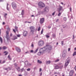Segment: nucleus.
Returning <instances> with one entry per match:
<instances>
[{"instance_id": "f257e3e1", "label": "nucleus", "mask_w": 76, "mask_h": 76, "mask_svg": "<svg viewBox=\"0 0 76 76\" xmlns=\"http://www.w3.org/2000/svg\"><path fill=\"white\" fill-rule=\"evenodd\" d=\"M52 48L51 46L50 45H46L43 48H41L40 50V52H38L37 53L38 56H40L41 54H43L45 51L48 52H49L51 50Z\"/></svg>"}, {"instance_id": "f03ea898", "label": "nucleus", "mask_w": 76, "mask_h": 76, "mask_svg": "<svg viewBox=\"0 0 76 76\" xmlns=\"http://www.w3.org/2000/svg\"><path fill=\"white\" fill-rule=\"evenodd\" d=\"M39 7L41 8L45 7V4L42 2H40L38 4Z\"/></svg>"}, {"instance_id": "7ed1b4c3", "label": "nucleus", "mask_w": 76, "mask_h": 76, "mask_svg": "<svg viewBox=\"0 0 76 76\" xmlns=\"http://www.w3.org/2000/svg\"><path fill=\"white\" fill-rule=\"evenodd\" d=\"M70 61V59L69 58H68L66 60V62L64 66L65 67H67V66H68V64H69V62Z\"/></svg>"}, {"instance_id": "20e7f679", "label": "nucleus", "mask_w": 76, "mask_h": 76, "mask_svg": "<svg viewBox=\"0 0 76 76\" xmlns=\"http://www.w3.org/2000/svg\"><path fill=\"white\" fill-rule=\"evenodd\" d=\"M30 29H31L30 32L32 34H34L35 31V27L33 26H31L30 27Z\"/></svg>"}, {"instance_id": "39448f33", "label": "nucleus", "mask_w": 76, "mask_h": 76, "mask_svg": "<svg viewBox=\"0 0 76 76\" xmlns=\"http://www.w3.org/2000/svg\"><path fill=\"white\" fill-rule=\"evenodd\" d=\"M6 38H7V41H10V37L9 35V31H6Z\"/></svg>"}, {"instance_id": "423d86ee", "label": "nucleus", "mask_w": 76, "mask_h": 76, "mask_svg": "<svg viewBox=\"0 0 76 76\" xmlns=\"http://www.w3.org/2000/svg\"><path fill=\"white\" fill-rule=\"evenodd\" d=\"M44 41L40 40L39 42L38 45L39 46H42V45H44Z\"/></svg>"}, {"instance_id": "0eeeda50", "label": "nucleus", "mask_w": 76, "mask_h": 76, "mask_svg": "<svg viewBox=\"0 0 76 76\" xmlns=\"http://www.w3.org/2000/svg\"><path fill=\"white\" fill-rule=\"evenodd\" d=\"M66 51L64 50L62 53V57L63 58H66Z\"/></svg>"}, {"instance_id": "6e6552de", "label": "nucleus", "mask_w": 76, "mask_h": 76, "mask_svg": "<svg viewBox=\"0 0 76 76\" xmlns=\"http://www.w3.org/2000/svg\"><path fill=\"white\" fill-rule=\"evenodd\" d=\"M12 7L14 9H16L17 7L16 4L15 2H12Z\"/></svg>"}, {"instance_id": "1a4fd4ad", "label": "nucleus", "mask_w": 76, "mask_h": 76, "mask_svg": "<svg viewBox=\"0 0 76 76\" xmlns=\"http://www.w3.org/2000/svg\"><path fill=\"white\" fill-rule=\"evenodd\" d=\"M45 12H48L49 11V7L48 6H46L45 7V8L44 9Z\"/></svg>"}, {"instance_id": "9d476101", "label": "nucleus", "mask_w": 76, "mask_h": 76, "mask_svg": "<svg viewBox=\"0 0 76 76\" xmlns=\"http://www.w3.org/2000/svg\"><path fill=\"white\" fill-rule=\"evenodd\" d=\"M63 67V65H62L61 66H56L55 67V69H61Z\"/></svg>"}, {"instance_id": "9b49d317", "label": "nucleus", "mask_w": 76, "mask_h": 76, "mask_svg": "<svg viewBox=\"0 0 76 76\" xmlns=\"http://www.w3.org/2000/svg\"><path fill=\"white\" fill-rule=\"evenodd\" d=\"M44 22V18H42L40 19V23L41 24H42Z\"/></svg>"}, {"instance_id": "f8f14e48", "label": "nucleus", "mask_w": 76, "mask_h": 76, "mask_svg": "<svg viewBox=\"0 0 76 76\" xmlns=\"http://www.w3.org/2000/svg\"><path fill=\"white\" fill-rule=\"evenodd\" d=\"M73 73H74V71L72 70L70 72L69 75H73Z\"/></svg>"}, {"instance_id": "ddd939ff", "label": "nucleus", "mask_w": 76, "mask_h": 76, "mask_svg": "<svg viewBox=\"0 0 76 76\" xmlns=\"http://www.w3.org/2000/svg\"><path fill=\"white\" fill-rule=\"evenodd\" d=\"M58 7H59V8H58V11L59 12H60V10H61V9H63V7H61V6H60V5H59L58 6Z\"/></svg>"}, {"instance_id": "4468645a", "label": "nucleus", "mask_w": 76, "mask_h": 76, "mask_svg": "<svg viewBox=\"0 0 76 76\" xmlns=\"http://www.w3.org/2000/svg\"><path fill=\"white\" fill-rule=\"evenodd\" d=\"M25 65H27V66H30V65H31L30 64L28 63V61H26L25 62Z\"/></svg>"}, {"instance_id": "2eb2a0df", "label": "nucleus", "mask_w": 76, "mask_h": 76, "mask_svg": "<svg viewBox=\"0 0 76 76\" xmlns=\"http://www.w3.org/2000/svg\"><path fill=\"white\" fill-rule=\"evenodd\" d=\"M28 33L27 32V31H25L24 32V33H23V35L24 37H26V35H27V34Z\"/></svg>"}, {"instance_id": "dca6fc26", "label": "nucleus", "mask_w": 76, "mask_h": 76, "mask_svg": "<svg viewBox=\"0 0 76 76\" xmlns=\"http://www.w3.org/2000/svg\"><path fill=\"white\" fill-rule=\"evenodd\" d=\"M15 49L17 51L20 52V49L18 47H16Z\"/></svg>"}, {"instance_id": "f3484780", "label": "nucleus", "mask_w": 76, "mask_h": 76, "mask_svg": "<svg viewBox=\"0 0 76 76\" xmlns=\"http://www.w3.org/2000/svg\"><path fill=\"white\" fill-rule=\"evenodd\" d=\"M6 28H7V29L8 31H10V28H9V26H6Z\"/></svg>"}, {"instance_id": "a211bd4d", "label": "nucleus", "mask_w": 76, "mask_h": 76, "mask_svg": "<svg viewBox=\"0 0 76 76\" xmlns=\"http://www.w3.org/2000/svg\"><path fill=\"white\" fill-rule=\"evenodd\" d=\"M50 63H51V61H46V64H50Z\"/></svg>"}, {"instance_id": "6ab92c4d", "label": "nucleus", "mask_w": 76, "mask_h": 76, "mask_svg": "<svg viewBox=\"0 0 76 76\" xmlns=\"http://www.w3.org/2000/svg\"><path fill=\"white\" fill-rule=\"evenodd\" d=\"M18 38L16 36H15L14 38H12V40H15V39H16Z\"/></svg>"}, {"instance_id": "aec40b11", "label": "nucleus", "mask_w": 76, "mask_h": 76, "mask_svg": "<svg viewBox=\"0 0 76 76\" xmlns=\"http://www.w3.org/2000/svg\"><path fill=\"white\" fill-rule=\"evenodd\" d=\"M24 10H22V12H21V15H22V16H23V15H24Z\"/></svg>"}, {"instance_id": "412c9836", "label": "nucleus", "mask_w": 76, "mask_h": 76, "mask_svg": "<svg viewBox=\"0 0 76 76\" xmlns=\"http://www.w3.org/2000/svg\"><path fill=\"white\" fill-rule=\"evenodd\" d=\"M38 49H37L36 50H35L34 52V54H35L36 53H37V51H38Z\"/></svg>"}, {"instance_id": "4be33fe9", "label": "nucleus", "mask_w": 76, "mask_h": 76, "mask_svg": "<svg viewBox=\"0 0 76 76\" xmlns=\"http://www.w3.org/2000/svg\"><path fill=\"white\" fill-rule=\"evenodd\" d=\"M4 17L5 18V19H6V18H7V17L6 16H7V14L6 13L5 14H4Z\"/></svg>"}, {"instance_id": "5701e85b", "label": "nucleus", "mask_w": 76, "mask_h": 76, "mask_svg": "<svg viewBox=\"0 0 76 76\" xmlns=\"http://www.w3.org/2000/svg\"><path fill=\"white\" fill-rule=\"evenodd\" d=\"M8 59L10 60H12V58H10V55H8Z\"/></svg>"}, {"instance_id": "b1692460", "label": "nucleus", "mask_w": 76, "mask_h": 76, "mask_svg": "<svg viewBox=\"0 0 76 76\" xmlns=\"http://www.w3.org/2000/svg\"><path fill=\"white\" fill-rule=\"evenodd\" d=\"M0 40L1 43H2L3 42V39L1 37H0Z\"/></svg>"}, {"instance_id": "393cba45", "label": "nucleus", "mask_w": 76, "mask_h": 76, "mask_svg": "<svg viewBox=\"0 0 76 76\" xmlns=\"http://www.w3.org/2000/svg\"><path fill=\"white\" fill-rule=\"evenodd\" d=\"M37 61L38 62L40 63V64H41V63H42V61H40L39 60H38Z\"/></svg>"}, {"instance_id": "a878e982", "label": "nucleus", "mask_w": 76, "mask_h": 76, "mask_svg": "<svg viewBox=\"0 0 76 76\" xmlns=\"http://www.w3.org/2000/svg\"><path fill=\"white\" fill-rule=\"evenodd\" d=\"M3 50H6V49L7 48V47H6V46H4L3 47Z\"/></svg>"}, {"instance_id": "bb28decb", "label": "nucleus", "mask_w": 76, "mask_h": 76, "mask_svg": "<svg viewBox=\"0 0 76 76\" xmlns=\"http://www.w3.org/2000/svg\"><path fill=\"white\" fill-rule=\"evenodd\" d=\"M15 28L17 31H18V28L17 27L15 26Z\"/></svg>"}, {"instance_id": "cd10ccee", "label": "nucleus", "mask_w": 76, "mask_h": 76, "mask_svg": "<svg viewBox=\"0 0 76 76\" xmlns=\"http://www.w3.org/2000/svg\"><path fill=\"white\" fill-rule=\"evenodd\" d=\"M76 55V52L75 51L74 53L73 54V56H75V55Z\"/></svg>"}, {"instance_id": "c85d7f7f", "label": "nucleus", "mask_w": 76, "mask_h": 76, "mask_svg": "<svg viewBox=\"0 0 76 76\" xmlns=\"http://www.w3.org/2000/svg\"><path fill=\"white\" fill-rule=\"evenodd\" d=\"M8 5H9V4H7V10H9V8H8Z\"/></svg>"}, {"instance_id": "c756f323", "label": "nucleus", "mask_w": 76, "mask_h": 76, "mask_svg": "<svg viewBox=\"0 0 76 76\" xmlns=\"http://www.w3.org/2000/svg\"><path fill=\"white\" fill-rule=\"evenodd\" d=\"M60 60V59H57L55 61V62H58V61H59Z\"/></svg>"}, {"instance_id": "7c9ffc66", "label": "nucleus", "mask_w": 76, "mask_h": 76, "mask_svg": "<svg viewBox=\"0 0 76 76\" xmlns=\"http://www.w3.org/2000/svg\"><path fill=\"white\" fill-rule=\"evenodd\" d=\"M16 69L17 70H18V71H20V67H18V68H17Z\"/></svg>"}, {"instance_id": "2f4dec72", "label": "nucleus", "mask_w": 76, "mask_h": 76, "mask_svg": "<svg viewBox=\"0 0 76 76\" xmlns=\"http://www.w3.org/2000/svg\"><path fill=\"white\" fill-rule=\"evenodd\" d=\"M64 20H65V21H66V20H67V18H66V17H64Z\"/></svg>"}, {"instance_id": "473e14b6", "label": "nucleus", "mask_w": 76, "mask_h": 76, "mask_svg": "<svg viewBox=\"0 0 76 76\" xmlns=\"http://www.w3.org/2000/svg\"><path fill=\"white\" fill-rule=\"evenodd\" d=\"M40 29H41V27H39V28L38 29V31H40Z\"/></svg>"}, {"instance_id": "72a5a7b5", "label": "nucleus", "mask_w": 76, "mask_h": 76, "mask_svg": "<svg viewBox=\"0 0 76 76\" xmlns=\"http://www.w3.org/2000/svg\"><path fill=\"white\" fill-rule=\"evenodd\" d=\"M61 15V12H60L58 14V16H60V15Z\"/></svg>"}, {"instance_id": "f704fd0d", "label": "nucleus", "mask_w": 76, "mask_h": 76, "mask_svg": "<svg viewBox=\"0 0 76 76\" xmlns=\"http://www.w3.org/2000/svg\"><path fill=\"white\" fill-rule=\"evenodd\" d=\"M64 43V42L63 41H62L61 42V44L62 45H63Z\"/></svg>"}, {"instance_id": "c9c22d12", "label": "nucleus", "mask_w": 76, "mask_h": 76, "mask_svg": "<svg viewBox=\"0 0 76 76\" xmlns=\"http://www.w3.org/2000/svg\"><path fill=\"white\" fill-rule=\"evenodd\" d=\"M27 71H30L31 70V69L28 68L27 69Z\"/></svg>"}, {"instance_id": "e433bc0d", "label": "nucleus", "mask_w": 76, "mask_h": 76, "mask_svg": "<svg viewBox=\"0 0 76 76\" xmlns=\"http://www.w3.org/2000/svg\"><path fill=\"white\" fill-rule=\"evenodd\" d=\"M55 13H56V12H54L52 14V15L53 16H54V14H55Z\"/></svg>"}, {"instance_id": "4c0bfd02", "label": "nucleus", "mask_w": 76, "mask_h": 76, "mask_svg": "<svg viewBox=\"0 0 76 76\" xmlns=\"http://www.w3.org/2000/svg\"><path fill=\"white\" fill-rule=\"evenodd\" d=\"M46 38H49V37H50V36H48V35H46Z\"/></svg>"}, {"instance_id": "58836bf2", "label": "nucleus", "mask_w": 76, "mask_h": 76, "mask_svg": "<svg viewBox=\"0 0 76 76\" xmlns=\"http://www.w3.org/2000/svg\"><path fill=\"white\" fill-rule=\"evenodd\" d=\"M58 20H59V19H57L56 20V22H58Z\"/></svg>"}, {"instance_id": "ea45409f", "label": "nucleus", "mask_w": 76, "mask_h": 76, "mask_svg": "<svg viewBox=\"0 0 76 76\" xmlns=\"http://www.w3.org/2000/svg\"><path fill=\"white\" fill-rule=\"evenodd\" d=\"M24 70V69L23 68V69H21V72H23Z\"/></svg>"}, {"instance_id": "a19ab883", "label": "nucleus", "mask_w": 76, "mask_h": 76, "mask_svg": "<svg viewBox=\"0 0 76 76\" xmlns=\"http://www.w3.org/2000/svg\"><path fill=\"white\" fill-rule=\"evenodd\" d=\"M43 29H42V30L41 31V34H42L43 33Z\"/></svg>"}, {"instance_id": "79ce46f5", "label": "nucleus", "mask_w": 76, "mask_h": 76, "mask_svg": "<svg viewBox=\"0 0 76 76\" xmlns=\"http://www.w3.org/2000/svg\"><path fill=\"white\" fill-rule=\"evenodd\" d=\"M31 47H34V44H33V43L31 44Z\"/></svg>"}, {"instance_id": "37998d69", "label": "nucleus", "mask_w": 76, "mask_h": 76, "mask_svg": "<svg viewBox=\"0 0 76 76\" xmlns=\"http://www.w3.org/2000/svg\"><path fill=\"white\" fill-rule=\"evenodd\" d=\"M30 52H31V53H34V50H31L30 51Z\"/></svg>"}, {"instance_id": "c03bdc74", "label": "nucleus", "mask_w": 76, "mask_h": 76, "mask_svg": "<svg viewBox=\"0 0 76 76\" xmlns=\"http://www.w3.org/2000/svg\"><path fill=\"white\" fill-rule=\"evenodd\" d=\"M62 76H65V74H64V73H62Z\"/></svg>"}, {"instance_id": "a18cd8bd", "label": "nucleus", "mask_w": 76, "mask_h": 76, "mask_svg": "<svg viewBox=\"0 0 76 76\" xmlns=\"http://www.w3.org/2000/svg\"><path fill=\"white\" fill-rule=\"evenodd\" d=\"M68 51H70V48H68Z\"/></svg>"}, {"instance_id": "49530a36", "label": "nucleus", "mask_w": 76, "mask_h": 76, "mask_svg": "<svg viewBox=\"0 0 76 76\" xmlns=\"http://www.w3.org/2000/svg\"><path fill=\"white\" fill-rule=\"evenodd\" d=\"M42 70V69H41V68H40V69H39V72H41Z\"/></svg>"}, {"instance_id": "de8ad7c7", "label": "nucleus", "mask_w": 76, "mask_h": 76, "mask_svg": "<svg viewBox=\"0 0 76 76\" xmlns=\"http://www.w3.org/2000/svg\"><path fill=\"white\" fill-rule=\"evenodd\" d=\"M53 37H56V35H55V34H53Z\"/></svg>"}, {"instance_id": "09e8293b", "label": "nucleus", "mask_w": 76, "mask_h": 76, "mask_svg": "<svg viewBox=\"0 0 76 76\" xmlns=\"http://www.w3.org/2000/svg\"><path fill=\"white\" fill-rule=\"evenodd\" d=\"M13 31H14V32H16V30L15 29H13Z\"/></svg>"}, {"instance_id": "8fccbe9b", "label": "nucleus", "mask_w": 76, "mask_h": 76, "mask_svg": "<svg viewBox=\"0 0 76 76\" xmlns=\"http://www.w3.org/2000/svg\"><path fill=\"white\" fill-rule=\"evenodd\" d=\"M15 64V66H17V65H18L17 64H16V63H15V64Z\"/></svg>"}, {"instance_id": "3c124183", "label": "nucleus", "mask_w": 76, "mask_h": 76, "mask_svg": "<svg viewBox=\"0 0 76 76\" xmlns=\"http://www.w3.org/2000/svg\"><path fill=\"white\" fill-rule=\"evenodd\" d=\"M37 69V67H34V69L35 70V69Z\"/></svg>"}, {"instance_id": "603ef678", "label": "nucleus", "mask_w": 76, "mask_h": 76, "mask_svg": "<svg viewBox=\"0 0 76 76\" xmlns=\"http://www.w3.org/2000/svg\"><path fill=\"white\" fill-rule=\"evenodd\" d=\"M12 35H13V34H12V33H11L10 34V37H12Z\"/></svg>"}, {"instance_id": "864d4df0", "label": "nucleus", "mask_w": 76, "mask_h": 76, "mask_svg": "<svg viewBox=\"0 0 76 76\" xmlns=\"http://www.w3.org/2000/svg\"><path fill=\"white\" fill-rule=\"evenodd\" d=\"M70 12H72V8L70 7Z\"/></svg>"}, {"instance_id": "5fc2aeb1", "label": "nucleus", "mask_w": 76, "mask_h": 76, "mask_svg": "<svg viewBox=\"0 0 76 76\" xmlns=\"http://www.w3.org/2000/svg\"><path fill=\"white\" fill-rule=\"evenodd\" d=\"M20 35H17V37H20Z\"/></svg>"}, {"instance_id": "6e6d98bb", "label": "nucleus", "mask_w": 76, "mask_h": 76, "mask_svg": "<svg viewBox=\"0 0 76 76\" xmlns=\"http://www.w3.org/2000/svg\"><path fill=\"white\" fill-rule=\"evenodd\" d=\"M5 62H6V61H4L2 63H5Z\"/></svg>"}, {"instance_id": "4d7b16f0", "label": "nucleus", "mask_w": 76, "mask_h": 76, "mask_svg": "<svg viewBox=\"0 0 76 76\" xmlns=\"http://www.w3.org/2000/svg\"><path fill=\"white\" fill-rule=\"evenodd\" d=\"M73 39H74V38H75V35H73Z\"/></svg>"}, {"instance_id": "13d9d810", "label": "nucleus", "mask_w": 76, "mask_h": 76, "mask_svg": "<svg viewBox=\"0 0 76 76\" xmlns=\"http://www.w3.org/2000/svg\"><path fill=\"white\" fill-rule=\"evenodd\" d=\"M7 54H8V52H7L5 54V56H6V55H7Z\"/></svg>"}, {"instance_id": "bf43d9fd", "label": "nucleus", "mask_w": 76, "mask_h": 76, "mask_svg": "<svg viewBox=\"0 0 76 76\" xmlns=\"http://www.w3.org/2000/svg\"><path fill=\"white\" fill-rule=\"evenodd\" d=\"M27 23H31V22H27Z\"/></svg>"}, {"instance_id": "052dcab7", "label": "nucleus", "mask_w": 76, "mask_h": 76, "mask_svg": "<svg viewBox=\"0 0 76 76\" xmlns=\"http://www.w3.org/2000/svg\"><path fill=\"white\" fill-rule=\"evenodd\" d=\"M66 26H64L63 27V28H66Z\"/></svg>"}, {"instance_id": "680f3d73", "label": "nucleus", "mask_w": 76, "mask_h": 76, "mask_svg": "<svg viewBox=\"0 0 76 76\" xmlns=\"http://www.w3.org/2000/svg\"><path fill=\"white\" fill-rule=\"evenodd\" d=\"M26 53H29V52L28 51H27L26 52Z\"/></svg>"}, {"instance_id": "e2e57ef3", "label": "nucleus", "mask_w": 76, "mask_h": 76, "mask_svg": "<svg viewBox=\"0 0 76 76\" xmlns=\"http://www.w3.org/2000/svg\"><path fill=\"white\" fill-rule=\"evenodd\" d=\"M69 76H73V75H69Z\"/></svg>"}, {"instance_id": "0e129e2a", "label": "nucleus", "mask_w": 76, "mask_h": 76, "mask_svg": "<svg viewBox=\"0 0 76 76\" xmlns=\"http://www.w3.org/2000/svg\"><path fill=\"white\" fill-rule=\"evenodd\" d=\"M61 4H62L63 5V4H64V3L63 2H61Z\"/></svg>"}, {"instance_id": "69168bd1", "label": "nucleus", "mask_w": 76, "mask_h": 76, "mask_svg": "<svg viewBox=\"0 0 76 76\" xmlns=\"http://www.w3.org/2000/svg\"><path fill=\"white\" fill-rule=\"evenodd\" d=\"M7 53V51H5L4 52V53Z\"/></svg>"}, {"instance_id": "338daca9", "label": "nucleus", "mask_w": 76, "mask_h": 76, "mask_svg": "<svg viewBox=\"0 0 76 76\" xmlns=\"http://www.w3.org/2000/svg\"><path fill=\"white\" fill-rule=\"evenodd\" d=\"M7 69H8L7 68H6L5 69V70H7Z\"/></svg>"}, {"instance_id": "774afa93", "label": "nucleus", "mask_w": 76, "mask_h": 76, "mask_svg": "<svg viewBox=\"0 0 76 76\" xmlns=\"http://www.w3.org/2000/svg\"><path fill=\"white\" fill-rule=\"evenodd\" d=\"M75 50H76V48H74Z\"/></svg>"}]
</instances>
